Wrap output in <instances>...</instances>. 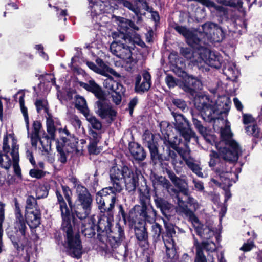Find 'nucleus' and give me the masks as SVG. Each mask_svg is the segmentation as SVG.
<instances>
[{"mask_svg": "<svg viewBox=\"0 0 262 262\" xmlns=\"http://www.w3.org/2000/svg\"><path fill=\"white\" fill-rule=\"evenodd\" d=\"M96 113L102 119H106V122L111 124L117 116V111L112 108L108 103L106 96L98 99L95 103Z\"/></svg>", "mask_w": 262, "mask_h": 262, "instance_id": "nucleus-9", "label": "nucleus"}, {"mask_svg": "<svg viewBox=\"0 0 262 262\" xmlns=\"http://www.w3.org/2000/svg\"><path fill=\"white\" fill-rule=\"evenodd\" d=\"M47 130L49 135L51 136V139L55 140L56 127L53 117H47L46 120Z\"/></svg>", "mask_w": 262, "mask_h": 262, "instance_id": "nucleus-46", "label": "nucleus"}, {"mask_svg": "<svg viewBox=\"0 0 262 262\" xmlns=\"http://www.w3.org/2000/svg\"><path fill=\"white\" fill-rule=\"evenodd\" d=\"M165 82L167 86L169 88H173L176 86H179L181 88V81L178 80L177 78L174 77L170 74H168L165 77Z\"/></svg>", "mask_w": 262, "mask_h": 262, "instance_id": "nucleus-50", "label": "nucleus"}, {"mask_svg": "<svg viewBox=\"0 0 262 262\" xmlns=\"http://www.w3.org/2000/svg\"><path fill=\"white\" fill-rule=\"evenodd\" d=\"M150 179L152 181V185L155 188V186H161L167 191L170 192V189L172 187V185L168 180L165 177L159 176L154 172H151L150 176Z\"/></svg>", "mask_w": 262, "mask_h": 262, "instance_id": "nucleus-32", "label": "nucleus"}, {"mask_svg": "<svg viewBox=\"0 0 262 262\" xmlns=\"http://www.w3.org/2000/svg\"><path fill=\"white\" fill-rule=\"evenodd\" d=\"M174 66L179 77L182 74V72H185L184 68L186 67L185 62L182 58H177L174 61Z\"/></svg>", "mask_w": 262, "mask_h": 262, "instance_id": "nucleus-56", "label": "nucleus"}, {"mask_svg": "<svg viewBox=\"0 0 262 262\" xmlns=\"http://www.w3.org/2000/svg\"><path fill=\"white\" fill-rule=\"evenodd\" d=\"M138 187V190L140 192V207H144L143 208V212L147 214L150 220H152L155 222L157 212L149 203L150 188L147 185V181L145 178L141 182V185H139Z\"/></svg>", "mask_w": 262, "mask_h": 262, "instance_id": "nucleus-6", "label": "nucleus"}, {"mask_svg": "<svg viewBox=\"0 0 262 262\" xmlns=\"http://www.w3.org/2000/svg\"><path fill=\"white\" fill-rule=\"evenodd\" d=\"M232 143V144L228 145H216V149L222 154L223 159L226 163L236 162L241 153V149L238 143Z\"/></svg>", "mask_w": 262, "mask_h": 262, "instance_id": "nucleus-16", "label": "nucleus"}, {"mask_svg": "<svg viewBox=\"0 0 262 262\" xmlns=\"http://www.w3.org/2000/svg\"><path fill=\"white\" fill-rule=\"evenodd\" d=\"M49 186L43 185L39 187L36 192V199H41L46 198L49 194Z\"/></svg>", "mask_w": 262, "mask_h": 262, "instance_id": "nucleus-54", "label": "nucleus"}, {"mask_svg": "<svg viewBox=\"0 0 262 262\" xmlns=\"http://www.w3.org/2000/svg\"><path fill=\"white\" fill-rule=\"evenodd\" d=\"M204 42L202 41L198 45V48H195L194 50L197 51L201 59L203 61L200 62V66L198 64L199 68L203 72L207 71L209 68H205L204 66L207 63L210 67L219 69L223 62V57L217 52L212 51L208 48L204 47Z\"/></svg>", "mask_w": 262, "mask_h": 262, "instance_id": "nucleus-4", "label": "nucleus"}, {"mask_svg": "<svg viewBox=\"0 0 262 262\" xmlns=\"http://www.w3.org/2000/svg\"><path fill=\"white\" fill-rule=\"evenodd\" d=\"M79 85L88 92L93 93L98 99L103 98L106 94L102 88L94 80H90L88 83L82 81L79 82Z\"/></svg>", "mask_w": 262, "mask_h": 262, "instance_id": "nucleus-26", "label": "nucleus"}, {"mask_svg": "<svg viewBox=\"0 0 262 262\" xmlns=\"http://www.w3.org/2000/svg\"><path fill=\"white\" fill-rule=\"evenodd\" d=\"M162 227L158 223H155L152 226L151 231L154 242H157L160 240V237L162 235Z\"/></svg>", "mask_w": 262, "mask_h": 262, "instance_id": "nucleus-48", "label": "nucleus"}, {"mask_svg": "<svg viewBox=\"0 0 262 262\" xmlns=\"http://www.w3.org/2000/svg\"><path fill=\"white\" fill-rule=\"evenodd\" d=\"M113 221L114 214L100 213V217L96 224L97 232V238L100 242L101 240H104V236L111 230L112 223Z\"/></svg>", "mask_w": 262, "mask_h": 262, "instance_id": "nucleus-18", "label": "nucleus"}, {"mask_svg": "<svg viewBox=\"0 0 262 262\" xmlns=\"http://www.w3.org/2000/svg\"><path fill=\"white\" fill-rule=\"evenodd\" d=\"M165 231L163 232L162 238L164 243L175 242L174 237H176V231L174 226L170 223L164 221Z\"/></svg>", "mask_w": 262, "mask_h": 262, "instance_id": "nucleus-34", "label": "nucleus"}, {"mask_svg": "<svg viewBox=\"0 0 262 262\" xmlns=\"http://www.w3.org/2000/svg\"><path fill=\"white\" fill-rule=\"evenodd\" d=\"M230 103L229 98L226 96L220 97L215 103L210 102L207 96H199L194 100L195 108L201 113L200 117L208 122L220 119L223 114H228Z\"/></svg>", "mask_w": 262, "mask_h": 262, "instance_id": "nucleus-2", "label": "nucleus"}, {"mask_svg": "<svg viewBox=\"0 0 262 262\" xmlns=\"http://www.w3.org/2000/svg\"><path fill=\"white\" fill-rule=\"evenodd\" d=\"M153 198L156 208L159 209L162 215L169 220L174 214V206L169 202L166 198L161 196L156 192L153 195Z\"/></svg>", "mask_w": 262, "mask_h": 262, "instance_id": "nucleus-21", "label": "nucleus"}, {"mask_svg": "<svg viewBox=\"0 0 262 262\" xmlns=\"http://www.w3.org/2000/svg\"><path fill=\"white\" fill-rule=\"evenodd\" d=\"M166 173L169 179L172 184L177 188L175 189L171 187L170 189V193L175 195L178 199L179 202H184L182 199L180 198L179 195L180 193H182L185 196L188 195L189 189L187 181L184 179L177 177L176 174L171 170L167 169Z\"/></svg>", "mask_w": 262, "mask_h": 262, "instance_id": "nucleus-15", "label": "nucleus"}, {"mask_svg": "<svg viewBox=\"0 0 262 262\" xmlns=\"http://www.w3.org/2000/svg\"><path fill=\"white\" fill-rule=\"evenodd\" d=\"M86 119L91 123L93 128L98 130L101 129L102 123L95 116L92 115L86 116Z\"/></svg>", "mask_w": 262, "mask_h": 262, "instance_id": "nucleus-55", "label": "nucleus"}, {"mask_svg": "<svg viewBox=\"0 0 262 262\" xmlns=\"http://www.w3.org/2000/svg\"><path fill=\"white\" fill-rule=\"evenodd\" d=\"M113 253L115 254L116 258L123 261L127 260L128 255V247L126 244L118 245L116 248H111Z\"/></svg>", "mask_w": 262, "mask_h": 262, "instance_id": "nucleus-35", "label": "nucleus"}, {"mask_svg": "<svg viewBox=\"0 0 262 262\" xmlns=\"http://www.w3.org/2000/svg\"><path fill=\"white\" fill-rule=\"evenodd\" d=\"M125 173L124 181L126 189L129 192L135 191L139 186V176L137 171H134L130 168H125Z\"/></svg>", "mask_w": 262, "mask_h": 262, "instance_id": "nucleus-24", "label": "nucleus"}, {"mask_svg": "<svg viewBox=\"0 0 262 262\" xmlns=\"http://www.w3.org/2000/svg\"><path fill=\"white\" fill-rule=\"evenodd\" d=\"M192 122L195 128L200 134L203 133L208 128L207 127L204 126L202 122L200 120H199L197 118L193 117Z\"/></svg>", "mask_w": 262, "mask_h": 262, "instance_id": "nucleus-64", "label": "nucleus"}, {"mask_svg": "<svg viewBox=\"0 0 262 262\" xmlns=\"http://www.w3.org/2000/svg\"><path fill=\"white\" fill-rule=\"evenodd\" d=\"M137 222L136 224L134 225L135 236L137 240V244L142 248H148L149 246L148 242V233L147 229L145 227L146 222H148L146 220H143Z\"/></svg>", "mask_w": 262, "mask_h": 262, "instance_id": "nucleus-19", "label": "nucleus"}, {"mask_svg": "<svg viewBox=\"0 0 262 262\" xmlns=\"http://www.w3.org/2000/svg\"><path fill=\"white\" fill-rule=\"evenodd\" d=\"M182 74L179 76L182 78L181 89L191 96H195L198 90L201 89L202 81L196 77L189 74L186 72H182Z\"/></svg>", "mask_w": 262, "mask_h": 262, "instance_id": "nucleus-11", "label": "nucleus"}, {"mask_svg": "<svg viewBox=\"0 0 262 262\" xmlns=\"http://www.w3.org/2000/svg\"><path fill=\"white\" fill-rule=\"evenodd\" d=\"M174 29L180 34L184 36L187 43L194 50L198 48V45L202 41V39L198 37V34L190 31L186 27L177 25Z\"/></svg>", "mask_w": 262, "mask_h": 262, "instance_id": "nucleus-23", "label": "nucleus"}, {"mask_svg": "<svg viewBox=\"0 0 262 262\" xmlns=\"http://www.w3.org/2000/svg\"><path fill=\"white\" fill-rule=\"evenodd\" d=\"M142 82L138 85L137 90H135L137 93L147 92L151 87V80L150 73L147 71H144L142 74Z\"/></svg>", "mask_w": 262, "mask_h": 262, "instance_id": "nucleus-36", "label": "nucleus"}, {"mask_svg": "<svg viewBox=\"0 0 262 262\" xmlns=\"http://www.w3.org/2000/svg\"><path fill=\"white\" fill-rule=\"evenodd\" d=\"M5 204L0 201V253H2L4 246L2 240L3 235L2 225L5 220Z\"/></svg>", "mask_w": 262, "mask_h": 262, "instance_id": "nucleus-44", "label": "nucleus"}, {"mask_svg": "<svg viewBox=\"0 0 262 262\" xmlns=\"http://www.w3.org/2000/svg\"><path fill=\"white\" fill-rule=\"evenodd\" d=\"M210 160L208 162L209 166L213 168L214 172L217 174L220 178L221 175L225 176L226 173H232L231 167L226 164V161L223 159V156L220 152L212 150L209 154Z\"/></svg>", "mask_w": 262, "mask_h": 262, "instance_id": "nucleus-13", "label": "nucleus"}, {"mask_svg": "<svg viewBox=\"0 0 262 262\" xmlns=\"http://www.w3.org/2000/svg\"><path fill=\"white\" fill-rule=\"evenodd\" d=\"M110 187L102 188L96 193V201L101 213L114 214V208L118 201L117 193Z\"/></svg>", "mask_w": 262, "mask_h": 262, "instance_id": "nucleus-3", "label": "nucleus"}, {"mask_svg": "<svg viewBox=\"0 0 262 262\" xmlns=\"http://www.w3.org/2000/svg\"><path fill=\"white\" fill-rule=\"evenodd\" d=\"M180 54L187 59H190L193 56V51L190 48L182 47L180 49Z\"/></svg>", "mask_w": 262, "mask_h": 262, "instance_id": "nucleus-62", "label": "nucleus"}, {"mask_svg": "<svg viewBox=\"0 0 262 262\" xmlns=\"http://www.w3.org/2000/svg\"><path fill=\"white\" fill-rule=\"evenodd\" d=\"M77 197L69 208L60 192L56 190L57 204L61 211V224L59 229L63 237L62 243L66 254L73 258L80 259L83 253V246L79 229L75 225L76 216L81 220L91 214L93 206V198L88 189L82 184L76 189Z\"/></svg>", "mask_w": 262, "mask_h": 262, "instance_id": "nucleus-1", "label": "nucleus"}, {"mask_svg": "<svg viewBox=\"0 0 262 262\" xmlns=\"http://www.w3.org/2000/svg\"><path fill=\"white\" fill-rule=\"evenodd\" d=\"M61 188L63 194L66 200L68 202L69 207L71 206L73 201L72 198V193L71 189H70L69 187L67 185H61Z\"/></svg>", "mask_w": 262, "mask_h": 262, "instance_id": "nucleus-58", "label": "nucleus"}, {"mask_svg": "<svg viewBox=\"0 0 262 262\" xmlns=\"http://www.w3.org/2000/svg\"><path fill=\"white\" fill-rule=\"evenodd\" d=\"M14 206L15 216V227L19 228L21 231L24 233V230L27 226L25 224L24 217L22 214L19 204L16 199H15Z\"/></svg>", "mask_w": 262, "mask_h": 262, "instance_id": "nucleus-33", "label": "nucleus"}, {"mask_svg": "<svg viewBox=\"0 0 262 262\" xmlns=\"http://www.w3.org/2000/svg\"><path fill=\"white\" fill-rule=\"evenodd\" d=\"M46 172L42 169H36L34 167L29 171L30 176L37 179H40L46 176Z\"/></svg>", "mask_w": 262, "mask_h": 262, "instance_id": "nucleus-61", "label": "nucleus"}, {"mask_svg": "<svg viewBox=\"0 0 262 262\" xmlns=\"http://www.w3.org/2000/svg\"><path fill=\"white\" fill-rule=\"evenodd\" d=\"M211 130L207 128L203 133L201 135L203 136V138L206 142L211 145H214L216 148V145L221 146V143H219L217 137L214 134H211Z\"/></svg>", "mask_w": 262, "mask_h": 262, "instance_id": "nucleus-40", "label": "nucleus"}, {"mask_svg": "<svg viewBox=\"0 0 262 262\" xmlns=\"http://www.w3.org/2000/svg\"><path fill=\"white\" fill-rule=\"evenodd\" d=\"M201 30L199 33H203L204 36L212 42H221L225 37V33L222 27L214 23H205L202 25Z\"/></svg>", "mask_w": 262, "mask_h": 262, "instance_id": "nucleus-14", "label": "nucleus"}, {"mask_svg": "<svg viewBox=\"0 0 262 262\" xmlns=\"http://www.w3.org/2000/svg\"><path fill=\"white\" fill-rule=\"evenodd\" d=\"M129 150L134 159L138 161H142L146 157V152L138 143L133 142L129 144Z\"/></svg>", "mask_w": 262, "mask_h": 262, "instance_id": "nucleus-30", "label": "nucleus"}, {"mask_svg": "<svg viewBox=\"0 0 262 262\" xmlns=\"http://www.w3.org/2000/svg\"><path fill=\"white\" fill-rule=\"evenodd\" d=\"M182 139L178 138L177 136L174 137V143L171 146L170 148L174 150L179 155L180 158H182L184 160H187V151L182 147L178 146V145L181 142Z\"/></svg>", "mask_w": 262, "mask_h": 262, "instance_id": "nucleus-41", "label": "nucleus"}, {"mask_svg": "<svg viewBox=\"0 0 262 262\" xmlns=\"http://www.w3.org/2000/svg\"><path fill=\"white\" fill-rule=\"evenodd\" d=\"M104 237V240L100 242L105 244L107 248H116L125 239L124 227L117 223L113 230L111 229Z\"/></svg>", "mask_w": 262, "mask_h": 262, "instance_id": "nucleus-12", "label": "nucleus"}, {"mask_svg": "<svg viewBox=\"0 0 262 262\" xmlns=\"http://www.w3.org/2000/svg\"><path fill=\"white\" fill-rule=\"evenodd\" d=\"M168 156L171 159L172 164L176 165L178 163H181L182 162L178 155V153L174 150H172L171 148H167Z\"/></svg>", "mask_w": 262, "mask_h": 262, "instance_id": "nucleus-57", "label": "nucleus"}, {"mask_svg": "<svg viewBox=\"0 0 262 262\" xmlns=\"http://www.w3.org/2000/svg\"><path fill=\"white\" fill-rule=\"evenodd\" d=\"M24 220L25 224L27 223L29 226L38 227L40 225L41 221L40 209L25 212V218Z\"/></svg>", "mask_w": 262, "mask_h": 262, "instance_id": "nucleus-29", "label": "nucleus"}, {"mask_svg": "<svg viewBox=\"0 0 262 262\" xmlns=\"http://www.w3.org/2000/svg\"><path fill=\"white\" fill-rule=\"evenodd\" d=\"M245 131L248 135H251L255 138H258L260 136V129L256 123L246 126Z\"/></svg>", "mask_w": 262, "mask_h": 262, "instance_id": "nucleus-49", "label": "nucleus"}, {"mask_svg": "<svg viewBox=\"0 0 262 262\" xmlns=\"http://www.w3.org/2000/svg\"><path fill=\"white\" fill-rule=\"evenodd\" d=\"M166 247V253L167 257L171 260H177L179 255L177 252L176 242L164 243Z\"/></svg>", "mask_w": 262, "mask_h": 262, "instance_id": "nucleus-38", "label": "nucleus"}, {"mask_svg": "<svg viewBox=\"0 0 262 262\" xmlns=\"http://www.w3.org/2000/svg\"><path fill=\"white\" fill-rule=\"evenodd\" d=\"M186 163L189 169H190L198 177L200 178L204 177L203 173L202 172V168L198 164L189 161H186Z\"/></svg>", "mask_w": 262, "mask_h": 262, "instance_id": "nucleus-51", "label": "nucleus"}, {"mask_svg": "<svg viewBox=\"0 0 262 262\" xmlns=\"http://www.w3.org/2000/svg\"><path fill=\"white\" fill-rule=\"evenodd\" d=\"M193 245L196 250L194 262H208L203 250L208 248L209 245L208 242L203 241L200 243L193 235Z\"/></svg>", "mask_w": 262, "mask_h": 262, "instance_id": "nucleus-27", "label": "nucleus"}, {"mask_svg": "<svg viewBox=\"0 0 262 262\" xmlns=\"http://www.w3.org/2000/svg\"><path fill=\"white\" fill-rule=\"evenodd\" d=\"M96 223L94 220L88 223L85 228L82 230V233L88 238H92L96 234Z\"/></svg>", "mask_w": 262, "mask_h": 262, "instance_id": "nucleus-43", "label": "nucleus"}, {"mask_svg": "<svg viewBox=\"0 0 262 262\" xmlns=\"http://www.w3.org/2000/svg\"><path fill=\"white\" fill-rule=\"evenodd\" d=\"M200 4L209 9L213 8L220 11H222L224 8L223 6L217 5L214 2L210 0H201Z\"/></svg>", "mask_w": 262, "mask_h": 262, "instance_id": "nucleus-59", "label": "nucleus"}, {"mask_svg": "<svg viewBox=\"0 0 262 262\" xmlns=\"http://www.w3.org/2000/svg\"><path fill=\"white\" fill-rule=\"evenodd\" d=\"M104 86L112 92H118L125 95L126 88L120 82L114 80L113 78L106 79L104 81Z\"/></svg>", "mask_w": 262, "mask_h": 262, "instance_id": "nucleus-31", "label": "nucleus"}, {"mask_svg": "<svg viewBox=\"0 0 262 262\" xmlns=\"http://www.w3.org/2000/svg\"><path fill=\"white\" fill-rule=\"evenodd\" d=\"M233 134L231 132L230 128H222L220 132V138L219 139V143L221 145H228L234 143H237L232 139Z\"/></svg>", "mask_w": 262, "mask_h": 262, "instance_id": "nucleus-37", "label": "nucleus"}, {"mask_svg": "<svg viewBox=\"0 0 262 262\" xmlns=\"http://www.w3.org/2000/svg\"><path fill=\"white\" fill-rule=\"evenodd\" d=\"M42 127V124L40 121L36 120L33 121L32 124L33 131L30 134L31 145L33 147L36 149L38 142H39L43 149L42 151L48 153V150L43 144L41 137L39 135Z\"/></svg>", "mask_w": 262, "mask_h": 262, "instance_id": "nucleus-25", "label": "nucleus"}, {"mask_svg": "<svg viewBox=\"0 0 262 262\" xmlns=\"http://www.w3.org/2000/svg\"><path fill=\"white\" fill-rule=\"evenodd\" d=\"M226 174L225 176L221 175V178H220L221 182H219L217 180L213 178L211 179V182L215 186L224 190L225 196L224 202L227 203L228 200L232 196L230 188L232 185L233 176L235 175V173H226Z\"/></svg>", "mask_w": 262, "mask_h": 262, "instance_id": "nucleus-22", "label": "nucleus"}, {"mask_svg": "<svg viewBox=\"0 0 262 262\" xmlns=\"http://www.w3.org/2000/svg\"><path fill=\"white\" fill-rule=\"evenodd\" d=\"M130 40L133 41V45L135 47V45H137L141 47L143 50L142 52L140 53L142 55L148 53V47L146 45L145 42L141 39L139 35H135L133 39L130 38Z\"/></svg>", "mask_w": 262, "mask_h": 262, "instance_id": "nucleus-47", "label": "nucleus"}, {"mask_svg": "<svg viewBox=\"0 0 262 262\" xmlns=\"http://www.w3.org/2000/svg\"><path fill=\"white\" fill-rule=\"evenodd\" d=\"M143 139L146 141V145L149 149L150 159L155 164L162 165L165 160H167L166 157L160 154L159 151V144L155 139L154 134L149 132H145L143 135Z\"/></svg>", "mask_w": 262, "mask_h": 262, "instance_id": "nucleus-10", "label": "nucleus"}, {"mask_svg": "<svg viewBox=\"0 0 262 262\" xmlns=\"http://www.w3.org/2000/svg\"><path fill=\"white\" fill-rule=\"evenodd\" d=\"M223 72L228 78L235 80L237 79V71L235 69V65L233 63H228L223 66Z\"/></svg>", "mask_w": 262, "mask_h": 262, "instance_id": "nucleus-39", "label": "nucleus"}, {"mask_svg": "<svg viewBox=\"0 0 262 262\" xmlns=\"http://www.w3.org/2000/svg\"><path fill=\"white\" fill-rule=\"evenodd\" d=\"M110 49L114 55L122 58L123 57L124 55L128 54L130 55L132 50H134V48L124 43L114 41L111 45Z\"/></svg>", "mask_w": 262, "mask_h": 262, "instance_id": "nucleus-28", "label": "nucleus"}, {"mask_svg": "<svg viewBox=\"0 0 262 262\" xmlns=\"http://www.w3.org/2000/svg\"><path fill=\"white\" fill-rule=\"evenodd\" d=\"M16 231L15 232H8L7 235L10 241H11L12 245L16 250L17 253H19L21 252H23L24 248L27 244V227L26 226V228L24 230V233H23L18 228H16Z\"/></svg>", "mask_w": 262, "mask_h": 262, "instance_id": "nucleus-20", "label": "nucleus"}, {"mask_svg": "<svg viewBox=\"0 0 262 262\" xmlns=\"http://www.w3.org/2000/svg\"><path fill=\"white\" fill-rule=\"evenodd\" d=\"M25 209L26 212L40 209L36 199L31 195H29L26 199Z\"/></svg>", "mask_w": 262, "mask_h": 262, "instance_id": "nucleus-45", "label": "nucleus"}, {"mask_svg": "<svg viewBox=\"0 0 262 262\" xmlns=\"http://www.w3.org/2000/svg\"><path fill=\"white\" fill-rule=\"evenodd\" d=\"M127 165L123 164L120 166V168L117 166H113L110 170V183L112 184L110 187L113 188L115 191L121 192L123 190L122 180L124 179L125 168H128Z\"/></svg>", "mask_w": 262, "mask_h": 262, "instance_id": "nucleus-17", "label": "nucleus"}, {"mask_svg": "<svg viewBox=\"0 0 262 262\" xmlns=\"http://www.w3.org/2000/svg\"><path fill=\"white\" fill-rule=\"evenodd\" d=\"M19 94H21L19 98V102L20 104V107L21 110V112L23 115L24 117V120L29 119L28 113V109L27 107L25 106V100L24 98L25 96V94L24 93L21 92V91H19L16 94L14 95V98L16 101H17V95Z\"/></svg>", "mask_w": 262, "mask_h": 262, "instance_id": "nucleus-42", "label": "nucleus"}, {"mask_svg": "<svg viewBox=\"0 0 262 262\" xmlns=\"http://www.w3.org/2000/svg\"><path fill=\"white\" fill-rule=\"evenodd\" d=\"M194 211L188 208L187 206L183 208V212L188 217V221L192 223L196 234L201 238L210 239L214 235L213 231L207 226L204 227V225L200 221Z\"/></svg>", "mask_w": 262, "mask_h": 262, "instance_id": "nucleus-7", "label": "nucleus"}, {"mask_svg": "<svg viewBox=\"0 0 262 262\" xmlns=\"http://www.w3.org/2000/svg\"><path fill=\"white\" fill-rule=\"evenodd\" d=\"M172 115L176 121L175 129L180 137L183 138L186 143L189 142L192 138L195 137V133L191 128L188 120L181 114L172 112Z\"/></svg>", "mask_w": 262, "mask_h": 262, "instance_id": "nucleus-8", "label": "nucleus"}, {"mask_svg": "<svg viewBox=\"0 0 262 262\" xmlns=\"http://www.w3.org/2000/svg\"><path fill=\"white\" fill-rule=\"evenodd\" d=\"M58 144H59L58 143ZM57 151L58 154V161L62 164H65L67 162V157L66 153L64 150V147L61 145L60 147L59 144L56 146Z\"/></svg>", "mask_w": 262, "mask_h": 262, "instance_id": "nucleus-60", "label": "nucleus"}, {"mask_svg": "<svg viewBox=\"0 0 262 262\" xmlns=\"http://www.w3.org/2000/svg\"><path fill=\"white\" fill-rule=\"evenodd\" d=\"M162 140H163V143L167 147V148H170L172 144L174 143V140L171 141L169 139V135L167 133V131H162V136L161 137Z\"/></svg>", "mask_w": 262, "mask_h": 262, "instance_id": "nucleus-63", "label": "nucleus"}, {"mask_svg": "<svg viewBox=\"0 0 262 262\" xmlns=\"http://www.w3.org/2000/svg\"><path fill=\"white\" fill-rule=\"evenodd\" d=\"M76 102H75V107L83 113L84 109L87 108L86 101L84 98L79 95H77L75 96Z\"/></svg>", "mask_w": 262, "mask_h": 262, "instance_id": "nucleus-53", "label": "nucleus"}, {"mask_svg": "<svg viewBox=\"0 0 262 262\" xmlns=\"http://www.w3.org/2000/svg\"><path fill=\"white\" fill-rule=\"evenodd\" d=\"M170 99L172 104L177 108L182 111H184L187 108L186 102L183 99L172 97L170 98Z\"/></svg>", "mask_w": 262, "mask_h": 262, "instance_id": "nucleus-52", "label": "nucleus"}, {"mask_svg": "<svg viewBox=\"0 0 262 262\" xmlns=\"http://www.w3.org/2000/svg\"><path fill=\"white\" fill-rule=\"evenodd\" d=\"M143 207H140L139 205H136L127 213L122 205L120 204L118 206V216H121L124 224L128 222L129 225L132 227L136 224L137 222H139V219H140V221L146 220L149 223H155L152 220L149 219L147 214L143 212Z\"/></svg>", "mask_w": 262, "mask_h": 262, "instance_id": "nucleus-5", "label": "nucleus"}]
</instances>
